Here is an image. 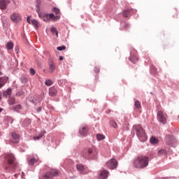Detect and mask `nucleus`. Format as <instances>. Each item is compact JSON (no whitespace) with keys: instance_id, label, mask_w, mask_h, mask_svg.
Wrapping results in <instances>:
<instances>
[{"instance_id":"f03ea898","label":"nucleus","mask_w":179,"mask_h":179,"mask_svg":"<svg viewBox=\"0 0 179 179\" xmlns=\"http://www.w3.org/2000/svg\"><path fill=\"white\" fill-rule=\"evenodd\" d=\"M133 131L139 139L141 142H145L148 139V136H146V132L142 126L140 124L134 125L133 127Z\"/></svg>"},{"instance_id":"cd10ccee","label":"nucleus","mask_w":179,"mask_h":179,"mask_svg":"<svg viewBox=\"0 0 179 179\" xmlns=\"http://www.w3.org/2000/svg\"><path fill=\"white\" fill-rule=\"evenodd\" d=\"M129 61H131V62H133V64H136V62H137L138 61V57L136 56H131L129 58Z\"/></svg>"},{"instance_id":"4c0bfd02","label":"nucleus","mask_w":179,"mask_h":179,"mask_svg":"<svg viewBox=\"0 0 179 179\" xmlns=\"http://www.w3.org/2000/svg\"><path fill=\"white\" fill-rule=\"evenodd\" d=\"M45 134V131L40 133L38 136L35 137V139H41V137L44 136Z\"/></svg>"},{"instance_id":"79ce46f5","label":"nucleus","mask_w":179,"mask_h":179,"mask_svg":"<svg viewBox=\"0 0 179 179\" xmlns=\"http://www.w3.org/2000/svg\"><path fill=\"white\" fill-rule=\"evenodd\" d=\"M21 82L22 83H27V78H21Z\"/></svg>"},{"instance_id":"0eeeda50","label":"nucleus","mask_w":179,"mask_h":179,"mask_svg":"<svg viewBox=\"0 0 179 179\" xmlns=\"http://www.w3.org/2000/svg\"><path fill=\"white\" fill-rule=\"evenodd\" d=\"M106 166L110 170H114V169H117V166H118V162L116 161L115 159L112 158L106 162Z\"/></svg>"},{"instance_id":"de8ad7c7","label":"nucleus","mask_w":179,"mask_h":179,"mask_svg":"<svg viewBox=\"0 0 179 179\" xmlns=\"http://www.w3.org/2000/svg\"><path fill=\"white\" fill-rule=\"evenodd\" d=\"M36 6H38V8L40 7V4L41 3V0H36Z\"/></svg>"},{"instance_id":"2f4dec72","label":"nucleus","mask_w":179,"mask_h":179,"mask_svg":"<svg viewBox=\"0 0 179 179\" xmlns=\"http://www.w3.org/2000/svg\"><path fill=\"white\" fill-rule=\"evenodd\" d=\"M21 109H22V105H20V104H18V105H16L14 106L15 111L19 112V111H20Z\"/></svg>"},{"instance_id":"b1692460","label":"nucleus","mask_w":179,"mask_h":179,"mask_svg":"<svg viewBox=\"0 0 179 179\" xmlns=\"http://www.w3.org/2000/svg\"><path fill=\"white\" fill-rule=\"evenodd\" d=\"M158 156H167V151L164 149H160L158 151Z\"/></svg>"},{"instance_id":"c9c22d12","label":"nucleus","mask_w":179,"mask_h":179,"mask_svg":"<svg viewBox=\"0 0 179 179\" xmlns=\"http://www.w3.org/2000/svg\"><path fill=\"white\" fill-rule=\"evenodd\" d=\"M57 50L58 51H64V50H66V46L65 45L59 46L57 48Z\"/></svg>"},{"instance_id":"a878e982","label":"nucleus","mask_w":179,"mask_h":179,"mask_svg":"<svg viewBox=\"0 0 179 179\" xmlns=\"http://www.w3.org/2000/svg\"><path fill=\"white\" fill-rule=\"evenodd\" d=\"M150 141V143H152V145H156V144L159 143V139L156 138L155 137H151Z\"/></svg>"},{"instance_id":"37998d69","label":"nucleus","mask_w":179,"mask_h":179,"mask_svg":"<svg viewBox=\"0 0 179 179\" xmlns=\"http://www.w3.org/2000/svg\"><path fill=\"white\" fill-rule=\"evenodd\" d=\"M13 3L14 4L15 6H19V1L17 0H13Z\"/></svg>"},{"instance_id":"f8f14e48","label":"nucleus","mask_w":179,"mask_h":179,"mask_svg":"<svg viewBox=\"0 0 179 179\" xmlns=\"http://www.w3.org/2000/svg\"><path fill=\"white\" fill-rule=\"evenodd\" d=\"M76 169H77L78 171H79L80 174H82L83 176L87 174V172H86V171H85V166H83V165L77 164Z\"/></svg>"},{"instance_id":"6ab92c4d","label":"nucleus","mask_w":179,"mask_h":179,"mask_svg":"<svg viewBox=\"0 0 179 179\" xmlns=\"http://www.w3.org/2000/svg\"><path fill=\"white\" fill-rule=\"evenodd\" d=\"M11 135H12V138L14 139V141H11V142H13V143H17L19 142V139L20 138L19 136V135L17 134H16L15 132H13L11 134Z\"/></svg>"},{"instance_id":"f704fd0d","label":"nucleus","mask_w":179,"mask_h":179,"mask_svg":"<svg viewBox=\"0 0 179 179\" xmlns=\"http://www.w3.org/2000/svg\"><path fill=\"white\" fill-rule=\"evenodd\" d=\"M134 106L136 108H141V102H139V101H136L135 103H134Z\"/></svg>"},{"instance_id":"13d9d810","label":"nucleus","mask_w":179,"mask_h":179,"mask_svg":"<svg viewBox=\"0 0 179 179\" xmlns=\"http://www.w3.org/2000/svg\"><path fill=\"white\" fill-rule=\"evenodd\" d=\"M72 178H76V176H73Z\"/></svg>"},{"instance_id":"680f3d73","label":"nucleus","mask_w":179,"mask_h":179,"mask_svg":"<svg viewBox=\"0 0 179 179\" xmlns=\"http://www.w3.org/2000/svg\"><path fill=\"white\" fill-rule=\"evenodd\" d=\"M12 179H13V178H12Z\"/></svg>"},{"instance_id":"72a5a7b5","label":"nucleus","mask_w":179,"mask_h":179,"mask_svg":"<svg viewBox=\"0 0 179 179\" xmlns=\"http://www.w3.org/2000/svg\"><path fill=\"white\" fill-rule=\"evenodd\" d=\"M150 72L152 75H155V73H156V72H157V69H156V67H155V66H151Z\"/></svg>"},{"instance_id":"ea45409f","label":"nucleus","mask_w":179,"mask_h":179,"mask_svg":"<svg viewBox=\"0 0 179 179\" xmlns=\"http://www.w3.org/2000/svg\"><path fill=\"white\" fill-rule=\"evenodd\" d=\"M23 94H24V92L23 91H18L16 93V96H17V97H20V96H23Z\"/></svg>"},{"instance_id":"9b49d317","label":"nucleus","mask_w":179,"mask_h":179,"mask_svg":"<svg viewBox=\"0 0 179 179\" xmlns=\"http://www.w3.org/2000/svg\"><path fill=\"white\" fill-rule=\"evenodd\" d=\"M45 16L47 19H52L54 22H57V20H59L61 19V15H55L54 13L46 14Z\"/></svg>"},{"instance_id":"bb28decb","label":"nucleus","mask_w":179,"mask_h":179,"mask_svg":"<svg viewBox=\"0 0 179 179\" xmlns=\"http://www.w3.org/2000/svg\"><path fill=\"white\" fill-rule=\"evenodd\" d=\"M52 11L55 13V15H59L60 16V14H61V11L59 10V8H57V7H54L52 9Z\"/></svg>"},{"instance_id":"7c9ffc66","label":"nucleus","mask_w":179,"mask_h":179,"mask_svg":"<svg viewBox=\"0 0 179 179\" xmlns=\"http://www.w3.org/2000/svg\"><path fill=\"white\" fill-rule=\"evenodd\" d=\"M31 103H33V104H34L35 106H36V104H38V103H40L41 101V99H34L31 101H30Z\"/></svg>"},{"instance_id":"c03bdc74","label":"nucleus","mask_w":179,"mask_h":179,"mask_svg":"<svg viewBox=\"0 0 179 179\" xmlns=\"http://www.w3.org/2000/svg\"><path fill=\"white\" fill-rule=\"evenodd\" d=\"M31 75H35L36 74V71L34 69H31L29 71Z\"/></svg>"},{"instance_id":"8fccbe9b","label":"nucleus","mask_w":179,"mask_h":179,"mask_svg":"<svg viewBox=\"0 0 179 179\" xmlns=\"http://www.w3.org/2000/svg\"><path fill=\"white\" fill-rule=\"evenodd\" d=\"M38 17H40L41 19V17H44V15H43V13H38Z\"/></svg>"},{"instance_id":"09e8293b","label":"nucleus","mask_w":179,"mask_h":179,"mask_svg":"<svg viewBox=\"0 0 179 179\" xmlns=\"http://www.w3.org/2000/svg\"><path fill=\"white\" fill-rule=\"evenodd\" d=\"M30 17H31V16H28V17H27V23H29V24H30V23H31Z\"/></svg>"},{"instance_id":"a211bd4d","label":"nucleus","mask_w":179,"mask_h":179,"mask_svg":"<svg viewBox=\"0 0 179 179\" xmlns=\"http://www.w3.org/2000/svg\"><path fill=\"white\" fill-rule=\"evenodd\" d=\"M134 9L125 10L124 11H123L124 17H129V16L132 15Z\"/></svg>"},{"instance_id":"a19ab883","label":"nucleus","mask_w":179,"mask_h":179,"mask_svg":"<svg viewBox=\"0 0 179 179\" xmlns=\"http://www.w3.org/2000/svg\"><path fill=\"white\" fill-rule=\"evenodd\" d=\"M122 26H124L125 29H128V27H129V24L127 23V22H122L121 23Z\"/></svg>"},{"instance_id":"4468645a","label":"nucleus","mask_w":179,"mask_h":179,"mask_svg":"<svg viewBox=\"0 0 179 179\" xmlns=\"http://www.w3.org/2000/svg\"><path fill=\"white\" fill-rule=\"evenodd\" d=\"M94 152H93V150L91 148H89L87 150V154L85 155V159H94Z\"/></svg>"},{"instance_id":"7ed1b4c3","label":"nucleus","mask_w":179,"mask_h":179,"mask_svg":"<svg viewBox=\"0 0 179 179\" xmlns=\"http://www.w3.org/2000/svg\"><path fill=\"white\" fill-rule=\"evenodd\" d=\"M6 160L8 166L5 167V170H6L7 171H10L16 169V163L15 162V160H16V159L15 158V155H13V154H7L6 155Z\"/></svg>"},{"instance_id":"58836bf2","label":"nucleus","mask_w":179,"mask_h":179,"mask_svg":"<svg viewBox=\"0 0 179 179\" xmlns=\"http://www.w3.org/2000/svg\"><path fill=\"white\" fill-rule=\"evenodd\" d=\"M110 124L113 128H117V122H115V121L111 120Z\"/></svg>"},{"instance_id":"aec40b11","label":"nucleus","mask_w":179,"mask_h":179,"mask_svg":"<svg viewBox=\"0 0 179 179\" xmlns=\"http://www.w3.org/2000/svg\"><path fill=\"white\" fill-rule=\"evenodd\" d=\"M57 89H55V87H50V89H49L50 96H51L52 97L54 96H57Z\"/></svg>"},{"instance_id":"4d7b16f0","label":"nucleus","mask_w":179,"mask_h":179,"mask_svg":"<svg viewBox=\"0 0 179 179\" xmlns=\"http://www.w3.org/2000/svg\"><path fill=\"white\" fill-rule=\"evenodd\" d=\"M3 74L2 73V71L0 70V76H2Z\"/></svg>"},{"instance_id":"393cba45","label":"nucleus","mask_w":179,"mask_h":179,"mask_svg":"<svg viewBox=\"0 0 179 179\" xmlns=\"http://www.w3.org/2000/svg\"><path fill=\"white\" fill-rule=\"evenodd\" d=\"M31 24L34 27L35 29H38V21L36 19H33L31 20Z\"/></svg>"},{"instance_id":"6e6552de","label":"nucleus","mask_w":179,"mask_h":179,"mask_svg":"<svg viewBox=\"0 0 179 179\" xmlns=\"http://www.w3.org/2000/svg\"><path fill=\"white\" fill-rule=\"evenodd\" d=\"M89 132V127L87 126L83 125L79 128V134L81 136H87Z\"/></svg>"},{"instance_id":"3c124183","label":"nucleus","mask_w":179,"mask_h":179,"mask_svg":"<svg viewBox=\"0 0 179 179\" xmlns=\"http://www.w3.org/2000/svg\"><path fill=\"white\" fill-rule=\"evenodd\" d=\"M36 8H37V9H36L37 13H41V12L40 11V6H39V7H38V6H36Z\"/></svg>"},{"instance_id":"052dcab7","label":"nucleus","mask_w":179,"mask_h":179,"mask_svg":"<svg viewBox=\"0 0 179 179\" xmlns=\"http://www.w3.org/2000/svg\"><path fill=\"white\" fill-rule=\"evenodd\" d=\"M16 176H17V175H16V174L14 175L15 177H16Z\"/></svg>"},{"instance_id":"e433bc0d","label":"nucleus","mask_w":179,"mask_h":179,"mask_svg":"<svg viewBox=\"0 0 179 179\" xmlns=\"http://www.w3.org/2000/svg\"><path fill=\"white\" fill-rule=\"evenodd\" d=\"M45 85L46 86H51V85H52V80H46L45 81Z\"/></svg>"},{"instance_id":"5fc2aeb1","label":"nucleus","mask_w":179,"mask_h":179,"mask_svg":"<svg viewBox=\"0 0 179 179\" xmlns=\"http://www.w3.org/2000/svg\"><path fill=\"white\" fill-rule=\"evenodd\" d=\"M59 61H64V57L59 56Z\"/></svg>"},{"instance_id":"473e14b6","label":"nucleus","mask_w":179,"mask_h":179,"mask_svg":"<svg viewBox=\"0 0 179 179\" xmlns=\"http://www.w3.org/2000/svg\"><path fill=\"white\" fill-rule=\"evenodd\" d=\"M6 47L8 50H12L13 48V43L12 42L7 43Z\"/></svg>"},{"instance_id":"603ef678","label":"nucleus","mask_w":179,"mask_h":179,"mask_svg":"<svg viewBox=\"0 0 179 179\" xmlns=\"http://www.w3.org/2000/svg\"><path fill=\"white\" fill-rule=\"evenodd\" d=\"M15 52H16L17 54H19V48L15 47Z\"/></svg>"},{"instance_id":"423d86ee","label":"nucleus","mask_w":179,"mask_h":179,"mask_svg":"<svg viewBox=\"0 0 179 179\" xmlns=\"http://www.w3.org/2000/svg\"><path fill=\"white\" fill-rule=\"evenodd\" d=\"M166 142L169 146H171V148H176V143H177V140L175 139L173 136L171 135H166Z\"/></svg>"},{"instance_id":"bf43d9fd","label":"nucleus","mask_w":179,"mask_h":179,"mask_svg":"<svg viewBox=\"0 0 179 179\" xmlns=\"http://www.w3.org/2000/svg\"><path fill=\"white\" fill-rule=\"evenodd\" d=\"M43 21H44V22H47V20H46V19H43Z\"/></svg>"},{"instance_id":"dca6fc26","label":"nucleus","mask_w":179,"mask_h":179,"mask_svg":"<svg viewBox=\"0 0 179 179\" xmlns=\"http://www.w3.org/2000/svg\"><path fill=\"white\" fill-rule=\"evenodd\" d=\"M27 162L29 166H34L35 163H37V162H38V159L34 157H28Z\"/></svg>"},{"instance_id":"5701e85b","label":"nucleus","mask_w":179,"mask_h":179,"mask_svg":"<svg viewBox=\"0 0 179 179\" xmlns=\"http://www.w3.org/2000/svg\"><path fill=\"white\" fill-rule=\"evenodd\" d=\"M8 103L9 106H13V105L16 104V100L15 99V97L10 96L8 98Z\"/></svg>"},{"instance_id":"39448f33","label":"nucleus","mask_w":179,"mask_h":179,"mask_svg":"<svg viewBox=\"0 0 179 179\" xmlns=\"http://www.w3.org/2000/svg\"><path fill=\"white\" fill-rule=\"evenodd\" d=\"M157 121L162 125L167 124V114L163 113L162 110H159L157 113Z\"/></svg>"},{"instance_id":"c756f323","label":"nucleus","mask_w":179,"mask_h":179,"mask_svg":"<svg viewBox=\"0 0 179 179\" xmlns=\"http://www.w3.org/2000/svg\"><path fill=\"white\" fill-rule=\"evenodd\" d=\"M96 139L97 141H103V139H106V136L103 134H96Z\"/></svg>"},{"instance_id":"864d4df0","label":"nucleus","mask_w":179,"mask_h":179,"mask_svg":"<svg viewBox=\"0 0 179 179\" xmlns=\"http://www.w3.org/2000/svg\"><path fill=\"white\" fill-rule=\"evenodd\" d=\"M8 120L10 122V124L13 123V119H12V117H8Z\"/></svg>"},{"instance_id":"f3484780","label":"nucleus","mask_w":179,"mask_h":179,"mask_svg":"<svg viewBox=\"0 0 179 179\" xmlns=\"http://www.w3.org/2000/svg\"><path fill=\"white\" fill-rule=\"evenodd\" d=\"M55 64H54V62L50 61L49 62V73H54V71H55Z\"/></svg>"},{"instance_id":"49530a36","label":"nucleus","mask_w":179,"mask_h":179,"mask_svg":"<svg viewBox=\"0 0 179 179\" xmlns=\"http://www.w3.org/2000/svg\"><path fill=\"white\" fill-rule=\"evenodd\" d=\"M43 110V108L41 106L36 108V113H41V110Z\"/></svg>"},{"instance_id":"1a4fd4ad","label":"nucleus","mask_w":179,"mask_h":179,"mask_svg":"<svg viewBox=\"0 0 179 179\" xmlns=\"http://www.w3.org/2000/svg\"><path fill=\"white\" fill-rule=\"evenodd\" d=\"M11 3L10 0H0L1 10H5L8 8V5H10Z\"/></svg>"},{"instance_id":"ddd939ff","label":"nucleus","mask_w":179,"mask_h":179,"mask_svg":"<svg viewBox=\"0 0 179 179\" xmlns=\"http://www.w3.org/2000/svg\"><path fill=\"white\" fill-rule=\"evenodd\" d=\"M108 171L103 170L100 172L99 179H107L108 178Z\"/></svg>"},{"instance_id":"4be33fe9","label":"nucleus","mask_w":179,"mask_h":179,"mask_svg":"<svg viewBox=\"0 0 179 179\" xmlns=\"http://www.w3.org/2000/svg\"><path fill=\"white\" fill-rule=\"evenodd\" d=\"M3 95L5 96V97H8V96L10 97V96L12 95V89L8 88L5 91H3Z\"/></svg>"},{"instance_id":"9d476101","label":"nucleus","mask_w":179,"mask_h":179,"mask_svg":"<svg viewBox=\"0 0 179 179\" xmlns=\"http://www.w3.org/2000/svg\"><path fill=\"white\" fill-rule=\"evenodd\" d=\"M10 19L14 23H17V22L22 19V17L19 13L14 12L13 14H11Z\"/></svg>"},{"instance_id":"2eb2a0df","label":"nucleus","mask_w":179,"mask_h":179,"mask_svg":"<svg viewBox=\"0 0 179 179\" xmlns=\"http://www.w3.org/2000/svg\"><path fill=\"white\" fill-rule=\"evenodd\" d=\"M9 82V78L6 76L0 77V86L3 87L4 85H6Z\"/></svg>"},{"instance_id":"412c9836","label":"nucleus","mask_w":179,"mask_h":179,"mask_svg":"<svg viewBox=\"0 0 179 179\" xmlns=\"http://www.w3.org/2000/svg\"><path fill=\"white\" fill-rule=\"evenodd\" d=\"M30 124H31V120L29 118L25 119L23 122H22V127L24 128H26L27 127H29V125H30Z\"/></svg>"},{"instance_id":"6e6d98bb","label":"nucleus","mask_w":179,"mask_h":179,"mask_svg":"<svg viewBox=\"0 0 179 179\" xmlns=\"http://www.w3.org/2000/svg\"><path fill=\"white\" fill-rule=\"evenodd\" d=\"M2 111H3V109L2 108H0V113H2Z\"/></svg>"},{"instance_id":"c85d7f7f","label":"nucleus","mask_w":179,"mask_h":179,"mask_svg":"<svg viewBox=\"0 0 179 179\" xmlns=\"http://www.w3.org/2000/svg\"><path fill=\"white\" fill-rule=\"evenodd\" d=\"M50 31L52 34H55L56 37H58V30H57V28L55 27L50 28Z\"/></svg>"},{"instance_id":"20e7f679","label":"nucleus","mask_w":179,"mask_h":179,"mask_svg":"<svg viewBox=\"0 0 179 179\" xmlns=\"http://www.w3.org/2000/svg\"><path fill=\"white\" fill-rule=\"evenodd\" d=\"M58 176H59V171L52 169L47 171L41 178H39V179H53L54 177H58Z\"/></svg>"},{"instance_id":"f257e3e1","label":"nucleus","mask_w":179,"mask_h":179,"mask_svg":"<svg viewBox=\"0 0 179 179\" xmlns=\"http://www.w3.org/2000/svg\"><path fill=\"white\" fill-rule=\"evenodd\" d=\"M133 164L136 169H146L149 166V157L140 156L134 159Z\"/></svg>"},{"instance_id":"a18cd8bd","label":"nucleus","mask_w":179,"mask_h":179,"mask_svg":"<svg viewBox=\"0 0 179 179\" xmlns=\"http://www.w3.org/2000/svg\"><path fill=\"white\" fill-rule=\"evenodd\" d=\"M94 71L96 73H99V72H100V68L95 67Z\"/></svg>"}]
</instances>
